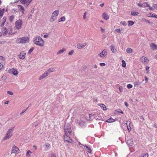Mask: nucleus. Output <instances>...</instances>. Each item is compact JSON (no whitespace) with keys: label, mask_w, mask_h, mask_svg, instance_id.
<instances>
[{"label":"nucleus","mask_w":157,"mask_h":157,"mask_svg":"<svg viewBox=\"0 0 157 157\" xmlns=\"http://www.w3.org/2000/svg\"><path fill=\"white\" fill-rule=\"evenodd\" d=\"M29 41V39L28 37H22L17 38L16 40L17 44H25L28 43Z\"/></svg>","instance_id":"obj_3"},{"label":"nucleus","mask_w":157,"mask_h":157,"mask_svg":"<svg viewBox=\"0 0 157 157\" xmlns=\"http://www.w3.org/2000/svg\"><path fill=\"white\" fill-rule=\"evenodd\" d=\"M3 67V66L0 63V70H1L2 67Z\"/></svg>","instance_id":"obj_56"},{"label":"nucleus","mask_w":157,"mask_h":157,"mask_svg":"<svg viewBox=\"0 0 157 157\" xmlns=\"http://www.w3.org/2000/svg\"><path fill=\"white\" fill-rule=\"evenodd\" d=\"M14 129V127H11L9 129L5 136L3 139L4 140H6L10 139L13 135V132Z\"/></svg>","instance_id":"obj_2"},{"label":"nucleus","mask_w":157,"mask_h":157,"mask_svg":"<svg viewBox=\"0 0 157 157\" xmlns=\"http://www.w3.org/2000/svg\"><path fill=\"white\" fill-rule=\"evenodd\" d=\"M86 12H85L83 15V18L84 19H85L86 18Z\"/></svg>","instance_id":"obj_48"},{"label":"nucleus","mask_w":157,"mask_h":157,"mask_svg":"<svg viewBox=\"0 0 157 157\" xmlns=\"http://www.w3.org/2000/svg\"><path fill=\"white\" fill-rule=\"evenodd\" d=\"M137 5L138 6L142 7V4L140 3H138L137 4Z\"/></svg>","instance_id":"obj_54"},{"label":"nucleus","mask_w":157,"mask_h":157,"mask_svg":"<svg viewBox=\"0 0 157 157\" xmlns=\"http://www.w3.org/2000/svg\"><path fill=\"white\" fill-rule=\"evenodd\" d=\"M149 6L146 2L142 4V7H145Z\"/></svg>","instance_id":"obj_30"},{"label":"nucleus","mask_w":157,"mask_h":157,"mask_svg":"<svg viewBox=\"0 0 157 157\" xmlns=\"http://www.w3.org/2000/svg\"><path fill=\"white\" fill-rule=\"evenodd\" d=\"M51 157H56L55 154L54 153H52L51 155Z\"/></svg>","instance_id":"obj_52"},{"label":"nucleus","mask_w":157,"mask_h":157,"mask_svg":"<svg viewBox=\"0 0 157 157\" xmlns=\"http://www.w3.org/2000/svg\"><path fill=\"white\" fill-rule=\"evenodd\" d=\"M148 155L147 153L143 154L141 155L139 157H148Z\"/></svg>","instance_id":"obj_37"},{"label":"nucleus","mask_w":157,"mask_h":157,"mask_svg":"<svg viewBox=\"0 0 157 157\" xmlns=\"http://www.w3.org/2000/svg\"><path fill=\"white\" fill-rule=\"evenodd\" d=\"M43 37L44 38H47L48 37V35L47 34L44 35Z\"/></svg>","instance_id":"obj_58"},{"label":"nucleus","mask_w":157,"mask_h":157,"mask_svg":"<svg viewBox=\"0 0 157 157\" xmlns=\"http://www.w3.org/2000/svg\"><path fill=\"white\" fill-rule=\"evenodd\" d=\"M4 11V9H1L0 8V16L1 17H2L3 16Z\"/></svg>","instance_id":"obj_25"},{"label":"nucleus","mask_w":157,"mask_h":157,"mask_svg":"<svg viewBox=\"0 0 157 157\" xmlns=\"http://www.w3.org/2000/svg\"><path fill=\"white\" fill-rule=\"evenodd\" d=\"M2 31L3 35L5 36L7 34L9 35H12L13 33H12V31L10 30V32L7 31L6 28L5 27H3L2 29Z\"/></svg>","instance_id":"obj_6"},{"label":"nucleus","mask_w":157,"mask_h":157,"mask_svg":"<svg viewBox=\"0 0 157 157\" xmlns=\"http://www.w3.org/2000/svg\"><path fill=\"white\" fill-rule=\"evenodd\" d=\"M22 24L23 21L21 19H18L16 21L15 23L16 29L17 30L21 29Z\"/></svg>","instance_id":"obj_5"},{"label":"nucleus","mask_w":157,"mask_h":157,"mask_svg":"<svg viewBox=\"0 0 157 157\" xmlns=\"http://www.w3.org/2000/svg\"><path fill=\"white\" fill-rule=\"evenodd\" d=\"M59 13V10L54 11L52 13L50 21L51 22H53L56 18Z\"/></svg>","instance_id":"obj_4"},{"label":"nucleus","mask_w":157,"mask_h":157,"mask_svg":"<svg viewBox=\"0 0 157 157\" xmlns=\"http://www.w3.org/2000/svg\"><path fill=\"white\" fill-rule=\"evenodd\" d=\"M78 145L79 146H80V145H82V146H83V144H81L80 142H78Z\"/></svg>","instance_id":"obj_62"},{"label":"nucleus","mask_w":157,"mask_h":157,"mask_svg":"<svg viewBox=\"0 0 157 157\" xmlns=\"http://www.w3.org/2000/svg\"><path fill=\"white\" fill-rule=\"evenodd\" d=\"M141 61L142 62L147 63L149 62L148 59L146 57L142 56L140 58Z\"/></svg>","instance_id":"obj_14"},{"label":"nucleus","mask_w":157,"mask_h":157,"mask_svg":"<svg viewBox=\"0 0 157 157\" xmlns=\"http://www.w3.org/2000/svg\"><path fill=\"white\" fill-rule=\"evenodd\" d=\"M101 28V31L102 33H104L105 32V30L102 28L101 27L100 28Z\"/></svg>","instance_id":"obj_55"},{"label":"nucleus","mask_w":157,"mask_h":157,"mask_svg":"<svg viewBox=\"0 0 157 157\" xmlns=\"http://www.w3.org/2000/svg\"><path fill=\"white\" fill-rule=\"evenodd\" d=\"M84 146V147H86V150L88 153H90L91 152V150L90 148L89 147L86 145H85Z\"/></svg>","instance_id":"obj_26"},{"label":"nucleus","mask_w":157,"mask_h":157,"mask_svg":"<svg viewBox=\"0 0 157 157\" xmlns=\"http://www.w3.org/2000/svg\"><path fill=\"white\" fill-rule=\"evenodd\" d=\"M121 23L122 25H123L124 26H126L127 25L126 23L124 21H121Z\"/></svg>","instance_id":"obj_44"},{"label":"nucleus","mask_w":157,"mask_h":157,"mask_svg":"<svg viewBox=\"0 0 157 157\" xmlns=\"http://www.w3.org/2000/svg\"><path fill=\"white\" fill-rule=\"evenodd\" d=\"M131 122L130 121H127L125 124H126L127 129L129 131H130L131 130V128L130 126Z\"/></svg>","instance_id":"obj_16"},{"label":"nucleus","mask_w":157,"mask_h":157,"mask_svg":"<svg viewBox=\"0 0 157 157\" xmlns=\"http://www.w3.org/2000/svg\"><path fill=\"white\" fill-rule=\"evenodd\" d=\"M17 7L19 10H24V9L23 7L21 5H18L17 6Z\"/></svg>","instance_id":"obj_34"},{"label":"nucleus","mask_w":157,"mask_h":157,"mask_svg":"<svg viewBox=\"0 0 157 157\" xmlns=\"http://www.w3.org/2000/svg\"><path fill=\"white\" fill-rule=\"evenodd\" d=\"M55 71V69L54 68L51 67L48 69L46 72L48 75H49L52 72H53Z\"/></svg>","instance_id":"obj_18"},{"label":"nucleus","mask_w":157,"mask_h":157,"mask_svg":"<svg viewBox=\"0 0 157 157\" xmlns=\"http://www.w3.org/2000/svg\"><path fill=\"white\" fill-rule=\"evenodd\" d=\"M122 67H126V63L124 60H123L122 61Z\"/></svg>","instance_id":"obj_41"},{"label":"nucleus","mask_w":157,"mask_h":157,"mask_svg":"<svg viewBox=\"0 0 157 157\" xmlns=\"http://www.w3.org/2000/svg\"><path fill=\"white\" fill-rule=\"evenodd\" d=\"M50 145V144H49L48 143H46L45 144V146L47 147H49Z\"/></svg>","instance_id":"obj_53"},{"label":"nucleus","mask_w":157,"mask_h":157,"mask_svg":"<svg viewBox=\"0 0 157 157\" xmlns=\"http://www.w3.org/2000/svg\"><path fill=\"white\" fill-rule=\"evenodd\" d=\"M103 18L105 20H108L109 19V16L105 13H104L102 14Z\"/></svg>","instance_id":"obj_21"},{"label":"nucleus","mask_w":157,"mask_h":157,"mask_svg":"<svg viewBox=\"0 0 157 157\" xmlns=\"http://www.w3.org/2000/svg\"><path fill=\"white\" fill-rule=\"evenodd\" d=\"M115 121L113 118H110L106 121V122L108 123H111Z\"/></svg>","instance_id":"obj_27"},{"label":"nucleus","mask_w":157,"mask_h":157,"mask_svg":"<svg viewBox=\"0 0 157 157\" xmlns=\"http://www.w3.org/2000/svg\"><path fill=\"white\" fill-rule=\"evenodd\" d=\"M153 7L157 10V4H154L153 5Z\"/></svg>","instance_id":"obj_51"},{"label":"nucleus","mask_w":157,"mask_h":157,"mask_svg":"<svg viewBox=\"0 0 157 157\" xmlns=\"http://www.w3.org/2000/svg\"><path fill=\"white\" fill-rule=\"evenodd\" d=\"M151 17L157 18V15H154V16H152Z\"/></svg>","instance_id":"obj_63"},{"label":"nucleus","mask_w":157,"mask_h":157,"mask_svg":"<svg viewBox=\"0 0 157 157\" xmlns=\"http://www.w3.org/2000/svg\"><path fill=\"white\" fill-rule=\"evenodd\" d=\"M121 88H122V87L121 86L119 88V90L120 92H121L122 91V90Z\"/></svg>","instance_id":"obj_60"},{"label":"nucleus","mask_w":157,"mask_h":157,"mask_svg":"<svg viewBox=\"0 0 157 157\" xmlns=\"http://www.w3.org/2000/svg\"><path fill=\"white\" fill-rule=\"evenodd\" d=\"M64 141H67L68 142L71 143L72 142V140L68 136V134L65 135L64 136Z\"/></svg>","instance_id":"obj_10"},{"label":"nucleus","mask_w":157,"mask_h":157,"mask_svg":"<svg viewBox=\"0 0 157 157\" xmlns=\"http://www.w3.org/2000/svg\"><path fill=\"white\" fill-rule=\"evenodd\" d=\"M7 93L11 95H13V93L10 91H8Z\"/></svg>","instance_id":"obj_46"},{"label":"nucleus","mask_w":157,"mask_h":157,"mask_svg":"<svg viewBox=\"0 0 157 157\" xmlns=\"http://www.w3.org/2000/svg\"><path fill=\"white\" fill-rule=\"evenodd\" d=\"M65 20L66 18L65 17L63 16L58 19V21L59 22H60L61 21H64Z\"/></svg>","instance_id":"obj_22"},{"label":"nucleus","mask_w":157,"mask_h":157,"mask_svg":"<svg viewBox=\"0 0 157 157\" xmlns=\"http://www.w3.org/2000/svg\"><path fill=\"white\" fill-rule=\"evenodd\" d=\"M22 4L27 7L32 1V0H20Z\"/></svg>","instance_id":"obj_8"},{"label":"nucleus","mask_w":157,"mask_h":157,"mask_svg":"<svg viewBox=\"0 0 157 157\" xmlns=\"http://www.w3.org/2000/svg\"><path fill=\"white\" fill-rule=\"evenodd\" d=\"M48 75V74L46 71L43 74H42V75H40V77L39 78V80H40L42 79L43 78H45Z\"/></svg>","instance_id":"obj_19"},{"label":"nucleus","mask_w":157,"mask_h":157,"mask_svg":"<svg viewBox=\"0 0 157 157\" xmlns=\"http://www.w3.org/2000/svg\"><path fill=\"white\" fill-rule=\"evenodd\" d=\"M1 79L3 80H5L6 79V77L5 75H3Z\"/></svg>","instance_id":"obj_47"},{"label":"nucleus","mask_w":157,"mask_h":157,"mask_svg":"<svg viewBox=\"0 0 157 157\" xmlns=\"http://www.w3.org/2000/svg\"><path fill=\"white\" fill-rule=\"evenodd\" d=\"M86 45V43H84L82 44L78 43L77 44V47L78 49H81L82 48L85 47Z\"/></svg>","instance_id":"obj_15"},{"label":"nucleus","mask_w":157,"mask_h":157,"mask_svg":"<svg viewBox=\"0 0 157 157\" xmlns=\"http://www.w3.org/2000/svg\"><path fill=\"white\" fill-rule=\"evenodd\" d=\"M126 143L128 145L131 146H132L133 144L132 140L130 139H128L127 140Z\"/></svg>","instance_id":"obj_17"},{"label":"nucleus","mask_w":157,"mask_h":157,"mask_svg":"<svg viewBox=\"0 0 157 157\" xmlns=\"http://www.w3.org/2000/svg\"><path fill=\"white\" fill-rule=\"evenodd\" d=\"M132 85L130 84H128L127 85V87L128 89H130L132 87Z\"/></svg>","instance_id":"obj_42"},{"label":"nucleus","mask_w":157,"mask_h":157,"mask_svg":"<svg viewBox=\"0 0 157 157\" xmlns=\"http://www.w3.org/2000/svg\"><path fill=\"white\" fill-rule=\"evenodd\" d=\"M19 150L18 148L16 146L14 145L12 148V153H16L19 152Z\"/></svg>","instance_id":"obj_12"},{"label":"nucleus","mask_w":157,"mask_h":157,"mask_svg":"<svg viewBox=\"0 0 157 157\" xmlns=\"http://www.w3.org/2000/svg\"><path fill=\"white\" fill-rule=\"evenodd\" d=\"M32 153V152L29 150H28L27 152L26 155L27 157H30V153Z\"/></svg>","instance_id":"obj_35"},{"label":"nucleus","mask_w":157,"mask_h":157,"mask_svg":"<svg viewBox=\"0 0 157 157\" xmlns=\"http://www.w3.org/2000/svg\"><path fill=\"white\" fill-rule=\"evenodd\" d=\"M100 106L101 107L102 109L103 110H106V106L103 104H101L100 105Z\"/></svg>","instance_id":"obj_32"},{"label":"nucleus","mask_w":157,"mask_h":157,"mask_svg":"<svg viewBox=\"0 0 157 157\" xmlns=\"http://www.w3.org/2000/svg\"><path fill=\"white\" fill-rule=\"evenodd\" d=\"M79 124L81 126H82L84 124V122L82 121H81L79 122Z\"/></svg>","instance_id":"obj_40"},{"label":"nucleus","mask_w":157,"mask_h":157,"mask_svg":"<svg viewBox=\"0 0 157 157\" xmlns=\"http://www.w3.org/2000/svg\"><path fill=\"white\" fill-rule=\"evenodd\" d=\"M14 17H15V16L13 15H12L10 17V18H9L10 21H13V20L14 19Z\"/></svg>","instance_id":"obj_36"},{"label":"nucleus","mask_w":157,"mask_h":157,"mask_svg":"<svg viewBox=\"0 0 157 157\" xmlns=\"http://www.w3.org/2000/svg\"><path fill=\"white\" fill-rule=\"evenodd\" d=\"M110 48L111 51L113 53H114L116 51V49L113 45H112L110 46Z\"/></svg>","instance_id":"obj_28"},{"label":"nucleus","mask_w":157,"mask_h":157,"mask_svg":"<svg viewBox=\"0 0 157 157\" xmlns=\"http://www.w3.org/2000/svg\"><path fill=\"white\" fill-rule=\"evenodd\" d=\"M124 104L125 105V106H126L127 107L128 106V103L126 102H124Z\"/></svg>","instance_id":"obj_59"},{"label":"nucleus","mask_w":157,"mask_h":157,"mask_svg":"<svg viewBox=\"0 0 157 157\" xmlns=\"http://www.w3.org/2000/svg\"><path fill=\"white\" fill-rule=\"evenodd\" d=\"M100 64L101 66H104L105 65V63H100Z\"/></svg>","instance_id":"obj_49"},{"label":"nucleus","mask_w":157,"mask_h":157,"mask_svg":"<svg viewBox=\"0 0 157 157\" xmlns=\"http://www.w3.org/2000/svg\"><path fill=\"white\" fill-rule=\"evenodd\" d=\"M141 84V82H134V84L135 86H138Z\"/></svg>","instance_id":"obj_38"},{"label":"nucleus","mask_w":157,"mask_h":157,"mask_svg":"<svg viewBox=\"0 0 157 157\" xmlns=\"http://www.w3.org/2000/svg\"><path fill=\"white\" fill-rule=\"evenodd\" d=\"M29 106H28L26 109H24L21 112V113H20V114L21 115H22L26 111V110H27V109L29 108Z\"/></svg>","instance_id":"obj_43"},{"label":"nucleus","mask_w":157,"mask_h":157,"mask_svg":"<svg viewBox=\"0 0 157 157\" xmlns=\"http://www.w3.org/2000/svg\"><path fill=\"white\" fill-rule=\"evenodd\" d=\"M144 78H145V80L146 82H147V81H148V78H147V77H146V76H145L144 77Z\"/></svg>","instance_id":"obj_57"},{"label":"nucleus","mask_w":157,"mask_h":157,"mask_svg":"<svg viewBox=\"0 0 157 157\" xmlns=\"http://www.w3.org/2000/svg\"><path fill=\"white\" fill-rule=\"evenodd\" d=\"M9 72L10 73L12 74L15 76L17 75L18 74V72L17 70L14 68L10 69L9 70Z\"/></svg>","instance_id":"obj_11"},{"label":"nucleus","mask_w":157,"mask_h":157,"mask_svg":"<svg viewBox=\"0 0 157 157\" xmlns=\"http://www.w3.org/2000/svg\"><path fill=\"white\" fill-rule=\"evenodd\" d=\"M93 115H94L92 114H89V117L90 118L91 117H92Z\"/></svg>","instance_id":"obj_64"},{"label":"nucleus","mask_w":157,"mask_h":157,"mask_svg":"<svg viewBox=\"0 0 157 157\" xmlns=\"http://www.w3.org/2000/svg\"><path fill=\"white\" fill-rule=\"evenodd\" d=\"M107 54V50L105 49H104L98 55V56H100L101 58H103L106 56Z\"/></svg>","instance_id":"obj_9"},{"label":"nucleus","mask_w":157,"mask_h":157,"mask_svg":"<svg viewBox=\"0 0 157 157\" xmlns=\"http://www.w3.org/2000/svg\"><path fill=\"white\" fill-rule=\"evenodd\" d=\"M149 67L148 66H147L146 67V71L147 72L149 71Z\"/></svg>","instance_id":"obj_50"},{"label":"nucleus","mask_w":157,"mask_h":157,"mask_svg":"<svg viewBox=\"0 0 157 157\" xmlns=\"http://www.w3.org/2000/svg\"><path fill=\"white\" fill-rule=\"evenodd\" d=\"M139 14V13L136 11H132L131 12V14L134 16H137Z\"/></svg>","instance_id":"obj_23"},{"label":"nucleus","mask_w":157,"mask_h":157,"mask_svg":"<svg viewBox=\"0 0 157 157\" xmlns=\"http://www.w3.org/2000/svg\"><path fill=\"white\" fill-rule=\"evenodd\" d=\"M132 50L131 48H128L126 49V52L128 53H131L132 52Z\"/></svg>","instance_id":"obj_31"},{"label":"nucleus","mask_w":157,"mask_h":157,"mask_svg":"<svg viewBox=\"0 0 157 157\" xmlns=\"http://www.w3.org/2000/svg\"><path fill=\"white\" fill-rule=\"evenodd\" d=\"M149 10H153V8L150 7V6H149Z\"/></svg>","instance_id":"obj_61"},{"label":"nucleus","mask_w":157,"mask_h":157,"mask_svg":"<svg viewBox=\"0 0 157 157\" xmlns=\"http://www.w3.org/2000/svg\"><path fill=\"white\" fill-rule=\"evenodd\" d=\"M66 49L64 48H62V49L60 50L57 53V55H59L60 54H61L63 52H64L65 51Z\"/></svg>","instance_id":"obj_24"},{"label":"nucleus","mask_w":157,"mask_h":157,"mask_svg":"<svg viewBox=\"0 0 157 157\" xmlns=\"http://www.w3.org/2000/svg\"><path fill=\"white\" fill-rule=\"evenodd\" d=\"M34 44L40 47H43L44 45V41L40 36H37L34 39Z\"/></svg>","instance_id":"obj_1"},{"label":"nucleus","mask_w":157,"mask_h":157,"mask_svg":"<svg viewBox=\"0 0 157 157\" xmlns=\"http://www.w3.org/2000/svg\"><path fill=\"white\" fill-rule=\"evenodd\" d=\"M26 53L25 52H21L19 55V57L21 59H23L25 57Z\"/></svg>","instance_id":"obj_13"},{"label":"nucleus","mask_w":157,"mask_h":157,"mask_svg":"<svg viewBox=\"0 0 157 157\" xmlns=\"http://www.w3.org/2000/svg\"><path fill=\"white\" fill-rule=\"evenodd\" d=\"M64 132L65 134H70L71 132V127L70 125H65L64 127Z\"/></svg>","instance_id":"obj_7"},{"label":"nucleus","mask_w":157,"mask_h":157,"mask_svg":"<svg viewBox=\"0 0 157 157\" xmlns=\"http://www.w3.org/2000/svg\"><path fill=\"white\" fill-rule=\"evenodd\" d=\"M74 52V50H72L71 51L69 52L68 54L69 55H71L73 54Z\"/></svg>","instance_id":"obj_45"},{"label":"nucleus","mask_w":157,"mask_h":157,"mask_svg":"<svg viewBox=\"0 0 157 157\" xmlns=\"http://www.w3.org/2000/svg\"><path fill=\"white\" fill-rule=\"evenodd\" d=\"M150 47L153 50L157 49V46L154 43H151L150 44Z\"/></svg>","instance_id":"obj_20"},{"label":"nucleus","mask_w":157,"mask_h":157,"mask_svg":"<svg viewBox=\"0 0 157 157\" xmlns=\"http://www.w3.org/2000/svg\"><path fill=\"white\" fill-rule=\"evenodd\" d=\"M34 48L33 47L31 48L29 51L28 54H30L33 51Z\"/></svg>","instance_id":"obj_39"},{"label":"nucleus","mask_w":157,"mask_h":157,"mask_svg":"<svg viewBox=\"0 0 157 157\" xmlns=\"http://www.w3.org/2000/svg\"><path fill=\"white\" fill-rule=\"evenodd\" d=\"M128 25L129 26L132 25L134 23L133 21H128Z\"/></svg>","instance_id":"obj_29"},{"label":"nucleus","mask_w":157,"mask_h":157,"mask_svg":"<svg viewBox=\"0 0 157 157\" xmlns=\"http://www.w3.org/2000/svg\"><path fill=\"white\" fill-rule=\"evenodd\" d=\"M121 31L124 30V29H121V30H120L119 29H116L114 30V32H117L118 33H120L121 34Z\"/></svg>","instance_id":"obj_33"}]
</instances>
